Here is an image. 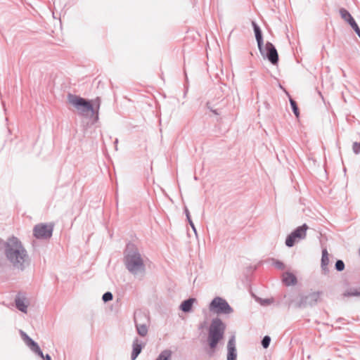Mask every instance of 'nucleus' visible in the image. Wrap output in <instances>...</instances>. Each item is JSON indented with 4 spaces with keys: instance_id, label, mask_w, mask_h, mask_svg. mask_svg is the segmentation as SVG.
Here are the masks:
<instances>
[{
    "instance_id": "f257e3e1",
    "label": "nucleus",
    "mask_w": 360,
    "mask_h": 360,
    "mask_svg": "<svg viewBox=\"0 0 360 360\" xmlns=\"http://www.w3.org/2000/svg\"><path fill=\"white\" fill-rule=\"evenodd\" d=\"M4 253L15 270L24 271L30 265L31 259L27 251L17 237H10L4 243Z\"/></svg>"
},
{
    "instance_id": "f03ea898",
    "label": "nucleus",
    "mask_w": 360,
    "mask_h": 360,
    "mask_svg": "<svg viewBox=\"0 0 360 360\" xmlns=\"http://www.w3.org/2000/svg\"><path fill=\"white\" fill-rule=\"evenodd\" d=\"M124 263L126 269L136 278H142L146 273L144 256L134 243H129L124 252Z\"/></svg>"
},
{
    "instance_id": "7ed1b4c3",
    "label": "nucleus",
    "mask_w": 360,
    "mask_h": 360,
    "mask_svg": "<svg viewBox=\"0 0 360 360\" xmlns=\"http://www.w3.org/2000/svg\"><path fill=\"white\" fill-rule=\"evenodd\" d=\"M68 101L77 110L79 114L82 116L86 115L87 113L90 112L91 117L93 118V123H96L98 120V111L101 105L99 98H96L92 103L89 100L86 98L69 94Z\"/></svg>"
},
{
    "instance_id": "20e7f679",
    "label": "nucleus",
    "mask_w": 360,
    "mask_h": 360,
    "mask_svg": "<svg viewBox=\"0 0 360 360\" xmlns=\"http://www.w3.org/2000/svg\"><path fill=\"white\" fill-rule=\"evenodd\" d=\"M226 325L219 318L212 320L210 326L207 341L211 349H214L219 342L223 338Z\"/></svg>"
},
{
    "instance_id": "39448f33",
    "label": "nucleus",
    "mask_w": 360,
    "mask_h": 360,
    "mask_svg": "<svg viewBox=\"0 0 360 360\" xmlns=\"http://www.w3.org/2000/svg\"><path fill=\"white\" fill-rule=\"evenodd\" d=\"M210 311L216 314H230L233 313V309L228 303V302L221 297H215L209 304Z\"/></svg>"
},
{
    "instance_id": "423d86ee",
    "label": "nucleus",
    "mask_w": 360,
    "mask_h": 360,
    "mask_svg": "<svg viewBox=\"0 0 360 360\" xmlns=\"http://www.w3.org/2000/svg\"><path fill=\"white\" fill-rule=\"evenodd\" d=\"M321 292H311L308 294H301L299 300L296 302L295 306L297 308H305L312 307L317 304L320 299Z\"/></svg>"
},
{
    "instance_id": "0eeeda50",
    "label": "nucleus",
    "mask_w": 360,
    "mask_h": 360,
    "mask_svg": "<svg viewBox=\"0 0 360 360\" xmlns=\"http://www.w3.org/2000/svg\"><path fill=\"white\" fill-rule=\"evenodd\" d=\"M134 323L138 334L141 337H145L148 331L149 319L148 316L141 311L135 312Z\"/></svg>"
},
{
    "instance_id": "6e6552de",
    "label": "nucleus",
    "mask_w": 360,
    "mask_h": 360,
    "mask_svg": "<svg viewBox=\"0 0 360 360\" xmlns=\"http://www.w3.org/2000/svg\"><path fill=\"white\" fill-rule=\"evenodd\" d=\"M20 334L24 342L33 352L37 354L44 360H51V356L48 354L44 356L38 344L34 341L25 332L20 330Z\"/></svg>"
},
{
    "instance_id": "1a4fd4ad",
    "label": "nucleus",
    "mask_w": 360,
    "mask_h": 360,
    "mask_svg": "<svg viewBox=\"0 0 360 360\" xmlns=\"http://www.w3.org/2000/svg\"><path fill=\"white\" fill-rule=\"evenodd\" d=\"M53 231L52 224H39L34 226L33 235L38 239H49L52 236Z\"/></svg>"
},
{
    "instance_id": "9d476101",
    "label": "nucleus",
    "mask_w": 360,
    "mask_h": 360,
    "mask_svg": "<svg viewBox=\"0 0 360 360\" xmlns=\"http://www.w3.org/2000/svg\"><path fill=\"white\" fill-rule=\"evenodd\" d=\"M263 53L261 55L266 58L271 64L276 65L278 62V54L274 45L267 41L265 46H263Z\"/></svg>"
},
{
    "instance_id": "9b49d317",
    "label": "nucleus",
    "mask_w": 360,
    "mask_h": 360,
    "mask_svg": "<svg viewBox=\"0 0 360 360\" xmlns=\"http://www.w3.org/2000/svg\"><path fill=\"white\" fill-rule=\"evenodd\" d=\"M339 13L341 18L351 26V27L354 30V31L360 38V28L359 27L357 23L356 22L355 20L352 16V15L349 13V12L344 8H341L339 10Z\"/></svg>"
},
{
    "instance_id": "f8f14e48",
    "label": "nucleus",
    "mask_w": 360,
    "mask_h": 360,
    "mask_svg": "<svg viewBox=\"0 0 360 360\" xmlns=\"http://www.w3.org/2000/svg\"><path fill=\"white\" fill-rule=\"evenodd\" d=\"M225 105L224 99L219 101L212 100L207 102V108L214 115H219L221 114L222 108Z\"/></svg>"
},
{
    "instance_id": "ddd939ff",
    "label": "nucleus",
    "mask_w": 360,
    "mask_h": 360,
    "mask_svg": "<svg viewBox=\"0 0 360 360\" xmlns=\"http://www.w3.org/2000/svg\"><path fill=\"white\" fill-rule=\"evenodd\" d=\"M252 25L254 30L255 39L257 43V46L259 49V51L260 53H263V45H264V41H263V35L262 30L259 27V26L256 23L255 21H252Z\"/></svg>"
},
{
    "instance_id": "4468645a",
    "label": "nucleus",
    "mask_w": 360,
    "mask_h": 360,
    "mask_svg": "<svg viewBox=\"0 0 360 360\" xmlns=\"http://www.w3.org/2000/svg\"><path fill=\"white\" fill-rule=\"evenodd\" d=\"M227 360H236L237 351L235 336H231L227 344Z\"/></svg>"
},
{
    "instance_id": "2eb2a0df",
    "label": "nucleus",
    "mask_w": 360,
    "mask_h": 360,
    "mask_svg": "<svg viewBox=\"0 0 360 360\" xmlns=\"http://www.w3.org/2000/svg\"><path fill=\"white\" fill-rule=\"evenodd\" d=\"M196 302V299L189 297L188 299L183 301L179 306V309L184 313H189L192 311L193 305Z\"/></svg>"
},
{
    "instance_id": "dca6fc26",
    "label": "nucleus",
    "mask_w": 360,
    "mask_h": 360,
    "mask_svg": "<svg viewBox=\"0 0 360 360\" xmlns=\"http://www.w3.org/2000/svg\"><path fill=\"white\" fill-rule=\"evenodd\" d=\"M143 346L138 338H135L132 344V352L131 354V360H135L141 352Z\"/></svg>"
},
{
    "instance_id": "f3484780",
    "label": "nucleus",
    "mask_w": 360,
    "mask_h": 360,
    "mask_svg": "<svg viewBox=\"0 0 360 360\" xmlns=\"http://www.w3.org/2000/svg\"><path fill=\"white\" fill-rule=\"evenodd\" d=\"M329 264L328 252L326 248L322 250V257L321 261V266L324 274L329 273L328 265Z\"/></svg>"
},
{
    "instance_id": "a211bd4d",
    "label": "nucleus",
    "mask_w": 360,
    "mask_h": 360,
    "mask_svg": "<svg viewBox=\"0 0 360 360\" xmlns=\"http://www.w3.org/2000/svg\"><path fill=\"white\" fill-rule=\"evenodd\" d=\"M282 280L287 286L295 285L297 282L296 276L290 272L284 273Z\"/></svg>"
},
{
    "instance_id": "6ab92c4d",
    "label": "nucleus",
    "mask_w": 360,
    "mask_h": 360,
    "mask_svg": "<svg viewBox=\"0 0 360 360\" xmlns=\"http://www.w3.org/2000/svg\"><path fill=\"white\" fill-rule=\"evenodd\" d=\"M307 229V225L304 224L302 226L297 227L292 233L294 234L295 238H297V239H304L306 237V232Z\"/></svg>"
},
{
    "instance_id": "aec40b11",
    "label": "nucleus",
    "mask_w": 360,
    "mask_h": 360,
    "mask_svg": "<svg viewBox=\"0 0 360 360\" xmlns=\"http://www.w3.org/2000/svg\"><path fill=\"white\" fill-rule=\"evenodd\" d=\"M16 308L23 313H27V305L25 304L22 299L18 297L15 300Z\"/></svg>"
},
{
    "instance_id": "412c9836",
    "label": "nucleus",
    "mask_w": 360,
    "mask_h": 360,
    "mask_svg": "<svg viewBox=\"0 0 360 360\" xmlns=\"http://www.w3.org/2000/svg\"><path fill=\"white\" fill-rule=\"evenodd\" d=\"M345 297L360 296V288H352L344 292Z\"/></svg>"
},
{
    "instance_id": "4be33fe9",
    "label": "nucleus",
    "mask_w": 360,
    "mask_h": 360,
    "mask_svg": "<svg viewBox=\"0 0 360 360\" xmlns=\"http://www.w3.org/2000/svg\"><path fill=\"white\" fill-rule=\"evenodd\" d=\"M172 352L169 349H165L160 352L156 360H171Z\"/></svg>"
},
{
    "instance_id": "5701e85b",
    "label": "nucleus",
    "mask_w": 360,
    "mask_h": 360,
    "mask_svg": "<svg viewBox=\"0 0 360 360\" xmlns=\"http://www.w3.org/2000/svg\"><path fill=\"white\" fill-rule=\"evenodd\" d=\"M184 213L186 214V219L188 220V224H190L191 227L192 228L193 231H194V233H195V235H197V230H196V228L191 218V215H190V212H189V210L187 208V207H184Z\"/></svg>"
},
{
    "instance_id": "b1692460",
    "label": "nucleus",
    "mask_w": 360,
    "mask_h": 360,
    "mask_svg": "<svg viewBox=\"0 0 360 360\" xmlns=\"http://www.w3.org/2000/svg\"><path fill=\"white\" fill-rule=\"evenodd\" d=\"M297 239V238H295L294 234L292 233H291L290 234H289L287 236V238L285 239L286 246H288L289 248L292 247L295 245Z\"/></svg>"
},
{
    "instance_id": "393cba45",
    "label": "nucleus",
    "mask_w": 360,
    "mask_h": 360,
    "mask_svg": "<svg viewBox=\"0 0 360 360\" xmlns=\"http://www.w3.org/2000/svg\"><path fill=\"white\" fill-rule=\"evenodd\" d=\"M290 103L293 113L297 117H298L300 115V112L296 101H294L292 98H290Z\"/></svg>"
},
{
    "instance_id": "a878e982",
    "label": "nucleus",
    "mask_w": 360,
    "mask_h": 360,
    "mask_svg": "<svg viewBox=\"0 0 360 360\" xmlns=\"http://www.w3.org/2000/svg\"><path fill=\"white\" fill-rule=\"evenodd\" d=\"M335 268L338 271H342L345 269V263L342 259H338L335 264Z\"/></svg>"
},
{
    "instance_id": "bb28decb",
    "label": "nucleus",
    "mask_w": 360,
    "mask_h": 360,
    "mask_svg": "<svg viewBox=\"0 0 360 360\" xmlns=\"http://www.w3.org/2000/svg\"><path fill=\"white\" fill-rule=\"evenodd\" d=\"M271 342V338L269 335H265L262 340V345L264 349H266L269 347Z\"/></svg>"
},
{
    "instance_id": "cd10ccee",
    "label": "nucleus",
    "mask_w": 360,
    "mask_h": 360,
    "mask_svg": "<svg viewBox=\"0 0 360 360\" xmlns=\"http://www.w3.org/2000/svg\"><path fill=\"white\" fill-rule=\"evenodd\" d=\"M113 298V295L110 292H105L102 296V300L104 302L111 301Z\"/></svg>"
},
{
    "instance_id": "c85d7f7f",
    "label": "nucleus",
    "mask_w": 360,
    "mask_h": 360,
    "mask_svg": "<svg viewBox=\"0 0 360 360\" xmlns=\"http://www.w3.org/2000/svg\"><path fill=\"white\" fill-rule=\"evenodd\" d=\"M352 150L354 154L358 155L360 153V143L354 142L352 144Z\"/></svg>"
},
{
    "instance_id": "c756f323",
    "label": "nucleus",
    "mask_w": 360,
    "mask_h": 360,
    "mask_svg": "<svg viewBox=\"0 0 360 360\" xmlns=\"http://www.w3.org/2000/svg\"><path fill=\"white\" fill-rule=\"evenodd\" d=\"M273 264H274V266L278 269L283 270L285 268L284 264L279 260L274 261Z\"/></svg>"
},
{
    "instance_id": "7c9ffc66",
    "label": "nucleus",
    "mask_w": 360,
    "mask_h": 360,
    "mask_svg": "<svg viewBox=\"0 0 360 360\" xmlns=\"http://www.w3.org/2000/svg\"><path fill=\"white\" fill-rule=\"evenodd\" d=\"M259 303L263 306H266L272 303V300L270 299H259Z\"/></svg>"
},
{
    "instance_id": "2f4dec72",
    "label": "nucleus",
    "mask_w": 360,
    "mask_h": 360,
    "mask_svg": "<svg viewBox=\"0 0 360 360\" xmlns=\"http://www.w3.org/2000/svg\"><path fill=\"white\" fill-rule=\"evenodd\" d=\"M117 144H118V139H115V141H114V145H115V150H118Z\"/></svg>"
},
{
    "instance_id": "473e14b6",
    "label": "nucleus",
    "mask_w": 360,
    "mask_h": 360,
    "mask_svg": "<svg viewBox=\"0 0 360 360\" xmlns=\"http://www.w3.org/2000/svg\"><path fill=\"white\" fill-rule=\"evenodd\" d=\"M217 91L218 93H220V92H221V91H220L219 89H217Z\"/></svg>"
},
{
    "instance_id": "72a5a7b5",
    "label": "nucleus",
    "mask_w": 360,
    "mask_h": 360,
    "mask_svg": "<svg viewBox=\"0 0 360 360\" xmlns=\"http://www.w3.org/2000/svg\"><path fill=\"white\" fill-rule=\"evenodd\" d=\"M97 360H98V359H97Z\"/></svg>"
}]
</instances>
